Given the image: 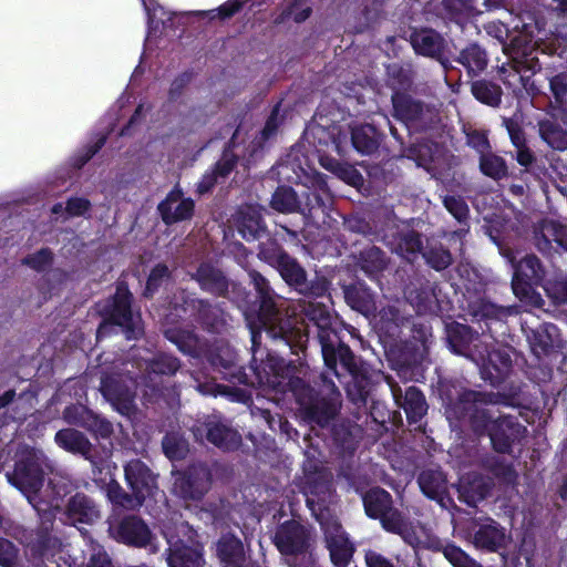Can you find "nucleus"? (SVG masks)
<instances>
[{
	"label": "nucleus",
	"instance_id": "27",
	"mask_svg": "<svg viewBox=\"0 0 567 567\" xmlns=\"http://www.w3.org/2000/svg\"><path fill=\"white\" fill-rule=\"evenodd\" d=\"M491 481L481 474L468 473L458 481L460 498L470 506H475L491 491Z\"/></svg>",
	"mask_w": 567,
	"mask_h": 567
},
{
	"label": "nucleus",
	"instance_id": "40",
	"mask_svg": "<svg viewBox=\"0 0 567 567\" xmlns=\"http://www.w3.org/2000/svg\"><path fill=\"white\" fill-rule=\"evenodd\" d=\"M457 62L467 70L470 76H475L486 68L487 55L480 45L473 43L460 52Z\"/></svg>",
	"mask_w": 567,
	"mask_h": 567
},
{
	"label": "nucleus",
	"instance_id": "47",
	"mask_svg": "<svg viewBox=\"0 0 567 567\" xmlns=\"http://www.w3.org/2000/svg\"><path fill=\"white\" fill-rule=\"evenodd\" d=\"M472 93L476 100L489 106H497L502 100V89L484 80L473 82Z\"/></svg>",
	"mask_w": 567,
	"mask_h": 567
},
{
	"label": "nucleus",
	"instance_id": "15",
	"mask_svg": "<svg viewBox=\"0 0 567 567\" xmlns=\"http://www.w3.org/2000/svg\"><path fill=\"white\" fill-rule=\"evenodd\" d=\"M109 533L118 543L134 547L151 546L152 550L156 551L148 526L134 515L123 517L122 519H111L109 522Z\"/></svg>",
	"mask_w": 567,
	"mask_h": 567
},
{
	"label": "nucleus",
	"instance_id": "12",
	"mask_svg": "<svg viewBox=\"0 0 567 567\" xmlns=\"http://www.w3.org/2000/svg\"><path fill=\"white\" fill-rule=\"evenodd\" d=\"M178 530L187 536L186 543L169 527L163 528V535L168 544V567H203V547L194 539L195 532L186 523H181Z\"/></svg>",
	"mask_w": 567,
	"mask_h": 567
},
{
	"label": "nucleus",
	"instance_id": "32",
	"mask_svg": "<svg viewBox=\"0 0 567 567\" xmlns=\"http://www.w3.org/2000/svg\"><path fill=\"white\" fill-rule=\"evenodd\" d=\"M216 554L225 567H244L246 556L241 540L226 534L220 537L216 544Z\"/></svg>",
	"mask_w": 567,
	"mask_h": 567
},
{
	"label": "nucleus",
	"instance_id": "1",
	"mask_svg": "<svg viewBox=\"0 0 567 567\" xmlns=\"http://www.w3.org/2000/svg\"><path fill=\"white\" fill-rule=\"evenodd\" d=\"M8 482L16 486L38 513L41 520L37 538L28 547L34 567H72L76 558L72 557L68 545L52 533L53 519L60 511V499L50 502L40 496L43 485V471L40 457L34 451H27L17 462L12 473H7Z\"/></svg>",
	"mask_w": 567,
	"mask_h": 567
},
{
	"label": "nucleus",
	"instance_id": "14",
	"mask_svg": "<svg viewBox=\"0 0 567 567\" xmlns=\"http://www.w3.org/2000/svg\"><path fill=\"white\" fill-rule=\"evenodd\" d=\"M471 360L478 367L482 378L493 385H498L508 374L512 367L511 351L507 348L488 350L484 344L481 351L471 352Z\"/></svg>",
	"mask_w": 567,
	"mask_h": 567
},
{
	"label": "nucleus",
	"instance_id": "33",
	"mask_svg": "<svg viewBox=\"0 0 567 567\" xmlns=\"http://www.w3.org/2000/svg\"><path fill=\"white\" fill-rule=\"evenodd\" d=\"M347 303L355 311L369 318L375 316L377 306L372 291L363 284L357 282L344 289Z\"/></svg>",
	"mask_w": 567,
	"mask_h": 567
},
{
	"label": "nucleus",
	"instance_id": "44",
	"mask_svg": "<svg viewBox=\"0 0 567 567\" xmlns=\"http://www.w3.org/2000/svg\"><path fill=\"white\" fill-rule=\"evenodd\" d=\"M542 287L554 303L567 302V276L561 270L549 271Z\"/></svg>",
	"mask_w": 567,
	"mask_h": 567
},
{
	"label": "nucleus",
	"instance_id": "49",
	"mask_svg": "<svg viewBox=\"0 0 567 567\" xmlns=\"http://www.w3.org/2000/svg\"><path fill=\"white\" fill-rule=\"evenodd\" d=\"M480 168L484 175L493 179H501L507 174L505 161L501 156L489 152L480 156Z\"/></svg>",
	"mask_w": 567,
	"mask_h": 567
},
{
	"label": "nucleus",
	"instance_id": "34",
	"mask_svg": "<svg viewBox=\"0 0 567 567\" xmlns=\"http://www.w3.org/2000/svg\"><path fill=\"white\" fill-rule=\"evenodd\" d=\"M536 238L540 250H545L551 241L567 250V224L554 219H545L536 230Z\"/></svg>",
	"mask_w": 567,
	"mask_h": 567
},
{
	"label": "nucleus",
	"instance_id": "59",
	"mask_svg": "<svg viewBox=\"0 0 567 567\" xmlns=\"http://www.w3.org/2000/svg\"><path fill=\"white\" fill-rule=\"evenodd\" d=\"M245 0H228L220 7L207 11H196L197 16L206 17L209 19L220 18L227 19L237 13L244 6Z\"/></svg>",
	"mask_w": 567,
	"mask_h": 567
},
{
	"label": "nucleus",
	"instance_id": "26",
	"mask_svg": "<svg viewBox=\"0 0 567 567\" xmlns=\"http://www.w3.org/2000/svg\"><path fill=\"white\" fill-rule=\"evenodd\" d=\"M238 135L239 130L234 133L229 146L225 150L220 161L216 164V168L210 173H206L198 183L197 192L199 194L209 192L219 178H225L233 171L237 162V155L233 152V148L236 147L235 141Z\"/></svg>",
	"mask_w": 567,
	"mask_h": 567
},
{
	"label": "nucleus",
	"instance_id": "53",
	"mask_svg": "<svg viewBox=\"0 0 567 567\" xmlns=\"http://www.w3.org/2000/svg\"><path fill=\"white\" fill-rule=\"evenodd\" d=\"M281 124V116H280V104H277L270 116L268 117L265 127L260 132V137H258L256 141H254L251 144V153L250 157H254L255 153L258 148H261L262 144L269 140L271 136H274Z\"/></svg>",
	"mask_w": 567,
	"mask_h": 567
},
{
	"label": "nucleus",
	"instance_id": "39",
	"mask_svg": "<svg viewBox=\"0 0 567 567\" xmlns=\"http://www.w3.org/2000/svg\"><path fill=\"white\" fill-rule=\"evenodd\" d=\"M147 14L148 32L146 42L159 30L161 27L166 28L172 21L175 13L166 11L157 4L155 0H141Z\"/></svg>",
	"mask_w": 567,
	"mask_h": 567
},
{
	"label": "nucleus",
	"instance_id": "29",
	"mask_svg": "<svg viewBox=\"0 0 567 567\" xmlns=\"http://www.w3.org/2000/svg\"><path fill=\"white\" fill-rule=\"evenodd\" d=\"M508 536L505 528L493 519H486L474 534V545L488 551H497L506 546Z\"/></svg>",
	"mask_w": 567,
	"mask_h": 567
},
{
	"label": "nucleus",
	"instance_id": "36",
	"mask_svg": "<svg viewBox=\"0 0 567 567\" xmlns=\"http://www.w3.org/2000/svg\"><path fill=\"white\" fill-rule=\"evenodd\" d=\"M411 43L416 53L436 58L443 50L444 40L434 30L423 29L412 34Z\"/></svg>",
	"mask_w": 567,
	"mask_h": 567
},
{
	"label": "nucleus",
	"instance_id": "55",
	"mask_svg": "<svg viewBox=\"0 0 567 567\" xmlns=\"http://www.w3.org/2000/svg\"><path fill=\"white\" fill-rule=\"evenodd\" d=\"M258 257L271 267L277 268L287 257V254L276 241L267 240L260 244Z\"/></svg>",
	"mask_w": 567,
	"mask_h": 567
},
{
	"label": "nucleus",
	"instance_id": "45",
	"mask_svg": "<svg viewBox=\"0 0 567 567\" xmlns=\"http://www.w3.org/2000/svg\"><path fill=\"white\" fill-rule=\"evenodd\" d=\"M555 331L554 324H540L530 331L527 339L535 355L540 357L548 352L553 347V332Z\"/></svg>",
	"mask_w": 567,
	"mask_h": 567
},
{
	"label": "nucleus",
	"instance_id": "50",
	"mask_svg": "<svg viewBox=\"0 0 567 567\" xmlns=\"http://www.w3.org/2000/svg\"><path fill=\"white\" fill-rule=\"evenodd\" d=\"M163 451L169 460H182L188 452V443L179 433H167L162 442Z\"/></svg>",
	"mask_w": 567,
	"mask_h": 567
},
{
	"label": "nucleus",
	"instance_id": "25",
	"mask_svg": "<svg viewBox=\"0 0 567 567\" xmlns=\"http://www.w3.org/2000/svg\"><path fill=\"white\" fill-rule=\"evenodd\" d=\"M383 240L391 250L402 258L412 261L422 250L421 237L414 230L408 228L399 230L396 234L383 236Z\"/></svg>",
	"mask_w": 567,
	"mask_h": 567
},
{
	"label": "nucleus",
	"instance_id": "19",
	"mask_svg": "<svg viewBox=\"0 0 567 567\" xmlns=\"http://www.w3.org/2000/svg\"><path fill=\"white\" fill-rule=\"evenodd\" d=\"M308 530L296 520L281 524L275 534V545L285 556L303 554L308 548Z\"/></svg>",
	"mask_w": 567,
	"mask_h": 567
},
{
	"label": "nucleus",
	"instance_id": "58",
	"mask_svg": "<svg viewBox=\"0 0 567 567\" xmlns=\"http://www.w3.org/2000/svg\"><path fill=\"white\" fill-rule=\"evenodd\" d=\"M92 411L82 404L68 406L63 412V419L69 424L78 425L86 429L89 421L92 419Z\"/></svg>",
	"mask_w": 567,
	"mask_h": 567
},
{
	"label": "nucleus",
	"instance_id": "10",
	"mask_svg": "<svg viewBox=\"0 0 567 567\" xmlns=\"http://www.w3.org/2000/svg\"><path fill=\"white\" fill-rule=\"evenodd\" d=\"M131 298L132 295L127 287L123 282H120L116 287L114 297L109 300L107 306L105 307L110 322L104 321L100 324L96 331L97 340L109 334L113 326L121 327L128 340L135 339L141 333V317L138 313H134L132 311Z\"/></svg>",
	"mask_w": 567,
	"mask_h": 567
},
{
	"label": "nucleus",
	"instance_id": "28",
	"mask_svg": "<svg viewBox=\"0 0 567 567\" xmlns=\"http://www.w3.org/2000/svg\"><path fill=\"white\" fill-rule=\"evenodd\" d=\"M209 362L223 373L225 379L247 383L246 375L241 372V365L237 363V354L229 346H220L217 352L209 355Z\"/></svg>",
	"mask_w": 567,
	"mask_h": 567
},
{
	"label": "nucleus",
	"instance_id": "62",
	"mask_svg": "<svg viewBox=\"0 0 567 567\" xmlns=\"http://www.w3.org/2000/svg\"><path fill=\"white\" fill-rule=\"evenodd\" d=\"M168 278L169 270L167 266L159 264L156 267H154L147 279L145 295L152 296L156 291V289L159 286H162V284L166 281Z\"/></svg>",
	"mask_w": 567,
	"mask_h": 567
},
{
	"label": "nucleus",
	"instance_id": "13",
	"mask_svg": "<svg viewBox=\"0 0 567 567\" xmlns=\"http://www.w3.org/2000/svg\"><path fill=\"white\" fill-rule=\"evenodd\" d=\"M171 307L172 310L168 316L175 318L194 317L209 330H217L219 324L225 321L219 307L212 306L200 299L190 298V295L185 291H182L179 297L174 298Z\"/></svg>",
	"mask_w": 567,
	"mask_h": 567
},
{
	"label": "nucleus",
	"instance_id": "17",
	"mask_svg": "<svg viewBox=\"0 0 567 567\" xmlns=\"http://www.w3.org/2000/svg\"><path fill=\"white\" fill-rule=\"evenodd\" d=\"M192 431L196 440L203 441L206 436L208 442L225 451L237 449L241 442L240 434L216 415L207 417L204 422L198 421Z\"/></svg>",
	"mask_w": 567,
	"mask_h": 567
},
{
	"label": "nucleus",
	"instance_id": "46",
	"mask_svg": "<svg viewBox=\"0 0 567 567\" xmlns=\"http://www.w3.org/2000/svg\"><path fill=\"white\" fill-rule=\"evenodd\" d=\"M300 195H298L291 187L280 186L272 195L271 206L280 213L299 212Z\"/></svg>",
	"mask_w": 567,
	"mask_h": 567
},
{
	"label": "nucleus",
	"instance_id": "24",
	"mask_svg": "<svg viewBox=\"0 0 567 567\" xmlns=\"http://www.w3.org/2000/svg\"><path fill=\"white\" fill-rule=\"evenodd\" d=\"M234 221L238 233L247 241L260 238L265 231L260 208L254 205L241 206L234 216Z\"/></svg>",
	"mask_w": 567,
	"mask_h": 567
},
{
	"label": "nucleus",
	"instance_id": "51",
	"mask_svg": "<svg viewBox=\"0 0 567 567\" xmlns=\"http://www.w3.org/2000/svg\"><path fill=\"white\" fill-rule=\"evenodd\" d=\"M80 532L90 550V558L86 563V567H113L112 560L103 546L89 536L86 532H82L81 529Z\"/></svg>",
	"mask_w": 567,
	"mask_h": 567
},
{
	"label": "nucleus",
	"instance_id": "37",
	"mask_svg": "<svg viewBox=\"0 0 567 567\" xmlns=\"http://www.w3.org/2000/svg\"><path fill=\"white\" fill-rule=\"evenodd\" d=\"M55 443L63 450L81 454L85 458H90L92 444L85 435L74 429L60 430L55 434Z\"/></svg>",
	"mask_w": 567,
	"mask_h": 567
},
{
	"label": "nucleus",
	"instance_id": "9",
	"mask_svg": "<svg viewBox=\"0 0 567 567\" xmlns=\"http://www.w3.org/2000/svg\"><path fill=\"white\" fill-rule=\"evenodd\" d=\"M389 83L393 90L392 103L396 117L415 128L425 127L432 120V111L403 93L411 85L409 72L393 66Z\"/></svg>",
	"mask_w": 567,
	"mask_h": 567
},
{
	"label": "nucleus",
	"instance_id": "6",
	"mask_svg": "<svg viewBox=\"0 0 567 567\" xmlns=\"http://www.w3.org/2000/svg\"><path fill=\"white\" fill-rule=\"evenodd\" d=\"M249 278L258 298V309L245 312L254 354L260 344L262 331L272 340L281 341L290 348L306 342L309 332L297 328L290 318L284 317L280 306L277 303L280 297L270 287L269 281L255 270L249 271Z\"/></svg>",
	"mask_w": 567,
	"mask_h": 567
},
{
	"label": "nucleus",
	"instance_id": "56",
	"mask_svg": "<svg viewBox=\"0 0 567 567\" xmlns=\"http://www.w3.org/2000/svg\"><path fill=\"white\" fill-rule=\"evenodd\" d=\"M443 205L460 224L467 226L470 208L461 196H445Z\"/></svg>",
	"mask_w": 567,
	"mask_h": 567
},
{
	"label": "nucleus",
	"instance_id": "31",
	"mask_svg": "<svg viewBox=\"0 0 567 567\" xmlns=\"http://www.w3.org/2000/svg\"><path fill=\"white\" fill-rule=\"evenodd\" d=\"M66 522L92 524L100 517V511L94 502L84 494H75L68 503L65 511Z\"/></svg>",
	"mask_w": 567,
	"mask_h": 567
},
{
	"label": "nucleus",
	"instance_id": "2",
	"mask_svg": "<svg viewBox=\"0 0 567 567\" xmlns=\"http://www.w3.org/2000/svg\"><path fill=\"white\" fill-rule=\"evenodd\" d=\"M440 396L451 427H456L460 421H468L476 430L487 431L493 447L499 453H511L512 447L526 437L527 427L517 416H495L493 406L499 403L496 393L466 390L460 383H444Z\"/></svg>",
	"mask_w": 567,
	"mask_h": 567
},
{
	"label": "nucleus",
	"instance_id": "61",
	"mask_svg": "<svg viewBox=\"0 0 567 567\" xmlns=\"http://www.w3.org/2000/svg\"><path fill=\"white\" fill-rule=\"evenodd\" d=\"M311 11L308 0H295L293 3L284 11L280 22L288 18H291L297 23L303 22L309 18Z\"/></svg>",
	"mask_w": 567,
	"mask_h": 567
},
{
	"label": "nucleus",
	"instance_id": "60",
	"mask_svg": "<svg viewBox=\"0 0 567 567\" xmlns=\"http://www.w3.org/2000/svg\"><path fill=\"white\" fill-rule=\"evenodd\" d=\"M443 554L454 567H481L475 560L470 558L465 551L454 545L445 546Z\"/></svg>",
	"mask_w": 567,
	"mask_h": 567
},
{
	"label": "nucleus",
	"instance_id": "41",
	"mask_svg": "<svg viewBox=\"0 0 567 567\" xmlns=\"http://www.w3.org/2000/svg\"><path fill=\"white\" fill-rule=\"evenodd\" d=\"M351 142L361 154H371L378 147L375 128L370 124L355 125L351 128Z\"/></svg>",
	"mask_w": 567,
	"mask_h": 567
},
{
	"label": "nucleus",
	"instance_id": "20",
	"mask_svg": "<svg viewBox=\"0 0 567 567\" xmlns=\"http://www.w3.org/2000/svg\"><path fill=\"white\" fill-rule=\"evenodd\" d=\"M395 404L402 408L410 423H417L426 413L427 404L423 393L416 386H409L403 393L401 388L389 381Z\"/></svg>",
	"mask_w": 567,
	"mask_h": 567
},
{
	"label": "nucleus",
	"instance_id": "23",
	"mask_svg": "<svg viewBox=\"0 0 567 567\" xmlns=\"http://www.w3.org/2000/svg\"><path fill=\"white\" fill-rule=\"evenodd\" d=\"M447 341L451 350L456 354H462L471 359V352L476 354L483 348V342L480 340L476 332L461 323H452L447 328Z\"/></svg>",
	"mask_w": 567,
	"mask_h": 567
},
{
	"label": "nucleus",
	"instance_id": "35",
	"mask_svg": "<svg viewBox=\"0 0 567 567\" xmlns=\"http://www.w3.org/2000/svg\"><path fill=\"white\" fill-rule=\"evenodd\" d=\"M192 278L202 289L215 295H223L228 288V281L223 272L208 262H203Z\"/></svg>",
	"mask_w": 567,
	"mask_h": 567
},
{
	"label": "nucleus",
	"instance_id": "7",
	"mask_svg": "<svg viewBox=\"0 0 567 567\" xmlns=\"http://www.w3.org/2000/svg\"><path fill=\"white\" fill-rule=\"evenodd\" d=\"M485 224L482 226L484 233L491 240L497 245L501 255L513 268L512 289L516 298L533 308H542L544 299L535 290V286H543L549 271L540 264L534 255H526L518 262L509 248L502 245V234L506 229V221L498 214H485L483 216Z\"/></svg>",
	"mask_w": 567,
	"mask_h": 567
},
{
	"label": "nucleus",
	"instance_id": "42",
	"mask_svg": "<svg viewBox=\"0 0 567 567\" xmlns=\"http://www.w3.org/2000/svg\"><path fill=\"white\" fill-rule=\"evenodd\" d=\"M542 140L551 148L567 150V131L551 120H543L538 123Z\"/></svg>",
	"mask_w": 567,
	"mask_h": 567
},
{
	"label": "nucleus",
	"instance_id": "18",
	"mask_svg": "<svg viewBox=\"0 0 567 567\" xmlns=\"http://www.w3.org/2000/svg\"><path fill=\"white\" fill-rule=\"evenodd\" d=\"M124 476L132 494L142 504L158 492L157 475L141 460L127 462L124 465Z\"/></svg>",
	"mask_w": 567,
	"mask_h": 567
},
{
	"label": "nucleus",
	"instance_id": "43",
	"mask_svg": "<svg viewBox=\"0 0 567 567\" xmlns=\"http://www.w3.org/2000/svg\"><path fill=\"white\" fill-rule=\"evenodd\" d=\"M165 334L182 352L193 358H199L204 354V344L193 332L167 330Z\"/></svg>",
	"mask_w": 567,
	"mask_h": 567
},
{
	"label": "nucleus",
	"instance_id": "8",
	"mask_svg": "<svg viewBox=\"0 0 567 567\" xmlns=\"http://www.w3.org/2000/svg\"><path fill=\"white\" fill-rule=\"evenodd\" d=\"M302 493L306 496L307 506L321 525L333 565L347 567L353 555V546L340 523L326 513V503L331 493L330 476L326 472L307 474Z\"/></svg>",
	"mask_w": 567,
	"mask_h": 567
},
{
	"label": "nucleus",
	"instance_id": "38",
	"mask_svg": "<svg viewBox=\"0 0 567 567\" xmlns=\"http://www.w3.org/2000/svg\"><path fill=\"white\" fill-rule=\"evenodd\" d=\"M329 198L323 187L307 189L300 194V208L299 213L303 215L306 219H315L319 213L324 215L326 200Z\"/></svg>",
	"mask_w": 567,
	"mask_h": 567
},
{
	"label": "nucleus",
	"instance_id": "22",
	"mask_svg": "<svg viewBox=\"0 0 567 567\" xmlns=\"http://www.w3.org/2000/svg\"><path fill=\"white\" fill-rule=\"evenodd\" d=\"M422 493L435 501L442 508H449L452 499L447 494V482L440 470H425L417 478Z\"/></svg>",
	"mask_w": 567,
	"mask_h": 567
},
{
	"label": "nucleus",
	"instance_id": "11",
	"mask_svg": "<svg viewBox=\"0 0 567 567\" xmlns=\"http://www.w3.org/2000/svg\"><path fill=\"white\" fill-rule=\"evenodd\" d=\"M365 513L371 518H378L382 527L399 534L410 545H414V536L408 532V524L402 514L392 507L390 493L382 488H372L363 496Z\"/></svg>",
	"mask_w": 567,
	"mask_h": 567
},
{
	"label": "nucleus",
	"instance_id": "57",
	"mask_svg": "<svg viewBox=\"0 0 567 567\" xmlns=\"http://www.w3.org/2000/svg\"><path fill=\"white\" fill-rule=\"evenodd\" d=\"M423 257L426 262L435 270H443L447 268L452 262V256L450 251L442 246L431 247L423 252Z\"/></svg>",
	"mask_w": 567,
	"mask_h": 567
},
{
	"label": "nucleus",
	"instance_id": "64",
	"mask_svg": "<svg viewBox=\"0 0 567 567\" xmlns=\"http://www.w3.org/2000/svg\"><path fill=\"white\" fill-rule=\"evenodd\" d=\"M549 87L555 99V104L561 106L567 94V74L560 73L549 80Z\"/></svg>",
	"mask_w": 567,
	"mask_h": 567
},
{
	"label": "nucleus",
	"instance_id": "48",
	"mask_svg": "<svg viewBox=\"0 0 567 567\" xmlns=\"http://www.w3.org/2000/svg\"><path fill=\"white\" fill-rule=\"evenodd\" d=\"M276 269L279 271L281 278L289 286L295 287L296 290L300 285H303V280L307 277L305 269L289 255L285 257L284 261H281Z\"/></svg>",
	"mask_w": 567,
	"mask_h": 567
},
{
	"label": "nucleus",
	"instance_id": "54",
	"mask_svg": "<svg viewBox=\"0 0 567 567\" xmlns=\"http://www.w3.org/2000/svg\"><path fill=\"white\" fill-rule=\"evenodd\" d=\"M106 494L113 504L125 508H134L142 505V503L137 502L133 494L128 495L126 492H124L116 481L110 482L107 485Z\"/></svg>",
	"mask_w": 567,
	"mask_h": 567
},
{
	"label": "nucleus",
	"instance_id": "4",
	"mask_svg": "<svg viewBox=\"0 0 567 567\" xmlns=\"http://www.w3.org/2000/svg\"><path fill=\"white\" fill-rule=\"evenodd\" d=\"M254 358L250 369L255 372L260 385H266L280 393L291 392L299 404L300 413L309 424L321 427L329 424L336 416L340 405V392L334 382L326 374L320 375V393H316L303 380L305 371L295 364H284V361L269 359L267 365L271 373L264 368L255 367Z\"/></svg>",
	"mask_w": 567,
	"mask_h": 567
},
{
	"label": "nucleus",
	"instance_id": "52",
	"mask_svg": "<svg viewBox=\"0 0 567 567\" xmlns=\"http://www.w3.org/2000/svg\"><path fill=\"white\" fill-rule=\"evenodd\" d=\"M360 262L362 269L372 276L385 267L384 254L375 246L369 247L361 252Z\"/></svg>",
	"mask_w": 567,
	"mask_h": 567
},
{
	"label": "nucleus",
	"instance_id": "16",
	"mask_svg": "<svg viewBox=\"0 0 567 567\" xmlns=\"http://www.w3.org/2000/svg\"><path fill=\"white\" fill-rule=\"evenodd\" d=\"M173 492L187 501L200 499L209 489L212 475L204 464H195L184 473L173 472Z\"/></svg>",
	"mask_w": 567,
	"mask_h": 567
},
{
	"label": "nucleus",
	"instance_id": "21",
	"mask_svg": "<svg viewBox=\"0 0 567 567\" xmlns=\"http://www.w3.org/2000/svg\"><path fill=\"white\" fill-rule=\"evenodd\" d=\"M158 212L164 223L171 225L190 218L194 213V202L190 198H184L182 190L175 187L158 205Z\"/></svg>",
	"mask_w": 567,
	"mask_h": 567
},
{
	"label": "nucleus",
	"instance_id": "3",
	"mask_svg": "<svg viewBox=\"0 0 567 567\" xmlns=\"http://www.w3.org/2000/svg\"><path fill=\"white\" fill-rule=\"evenodd\" d=\"M145 355L132 354L131 361L122 363L121 371H114L102 377L100 391L104 399L120 414L131 417L136 412V389L142 385L143 404L156 402L163 395L158 388V379L163 374H174L179 362L166 353L152 354L145 350Z\"/></svg>",
	"mask_w": 567,
	"mask_h": 567
},
{
	"label": "nucleus",
	"instance_id": "5",
	"mask_svg": "<svg viewBox=\"0 0 567 567\" xmlns=\"http://www.w3.org/2000/svg\"><path fill=\"white\" fill-rule=\"evenodd\" d=\"M300 308L305 319L312 322L317 329L326 367L341 380L342 374L337 370L340 362L350 377V380L346 381L349 398L354 403H364L369 393L368 381L361 373L360 361L347 344L340 342L337 332L332 329L333 318L330 310L323 303L316 301H305Z\"/></svg>",
	"mask_w": 567,
	"mask_h": 567
},
{
	"label": "nucleus",
	"instance_id": "63",
	"mask_svg": "<svg viewBox=\"0 0 567 567\" xmlns=\"http://www.w3.org/2000/svg\"><path fill=\"white\" fill-rule=\"evenodd\" d=\"M378 316L379 323L381 324L380 329L386 332H391L392 329H396L402 321L399 310L394 306L383 308L380 310Z\"/></svg>",
	"mask_w": 567,
	"mask_h": 567
},
{
	"label": "nucleus",
	"instance_id": "30",
	"mask_svg": "<svg viewBox=\"0 0 567 567\" xmlns=\"http://www.w3.org/2000/svg\"><path fill=\"white\" fill-rule=\"evenodd\" d=\"M468 311L478 321H486L487 326L493 321L502 322L515 312L513 307L497 306L482 295L470 297Z\"/></svg>",
	"mask_w": 567,
	"mask_h": 567
}]
</instances>
